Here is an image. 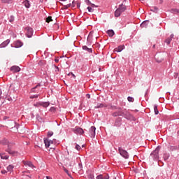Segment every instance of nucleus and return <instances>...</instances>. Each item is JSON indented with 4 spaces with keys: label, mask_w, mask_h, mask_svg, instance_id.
<instances>
[{
    "label": "nucleus",
    "mask_w": 179,
    "mask_h": 179,
    "mask_svg": "<svg viewBox=\"0 0 179 179\" xmlns=\"http://www.w3.org/2000/svg\"><path fill=\"white\" fill-rule=\"evenodd\" d=\"M160 151V147H157L155 151L151 154V156L154 159H159V152Z\"/></svg>",
    "instance_id": "5"
},
{
    "label": "nucleus",
    "mask_w": 179,
    "mask_h": 179,
    "mask_svg": "<svg viewBox=\"0 0 179 179\" xmlns=\"http://www.w3.org/2000/svg\"><path fill=\"white\" fill-rule=\"evenodd\" d=\"M11 72L16 73V72H20V67L17 66H13L10 68Z\"/></svg>",
    "instance_id": "10"
},
{
    "label": "nucleus",
    "mask_w": 179,
    "mask_h": 179,
    "mask_svg": "<svg viewBox=\"0 0 179 179\" xmlns=\"http://www.w3.org/2000/svg\"><path fill=\"white\" fill-rule=\"evenodd\" d=\"M85 3H87V5H91V6H92V8H94V4H92V3L90 2V1H89V0H85Z\"/></svg>",
    "instance_id": "28"
},
{
    "label": "nucleus",
    "mask_w": 179,
    "mask_h": 179,
    "mask_svg": "<svg viewBox=\"0 0 179 179\" xmlns=\"http://www.w3.org/2000/svg\"><path fill=\"white\" fill-rule=\"evenodd\" d=\"M2 3H12V0H1Z\"/></svg>",
    "instance_id": "26"
},
{
    "label": "nucleus",
    "mask_w": 179,
    "mask_h": 179,
    "mask_svg": "<svg viewBox=\"0 0 179 179\" xmlns=\"http://www.w3.org/2000/svg\"><path fill=\"white\" fill-rule=\"evenodd\" d=\"M163 157L164 160H167L169 159V154H164Z\"/></svg>",
    "instance_id": "34"
},
{
    "label": "nucleus",
    "mask_w": 179,
    "mask_h": 179,
    "mask_svg": "<svg viewBox=\"0 0 179 179\" xmlns=\"http://www.w3.org/2000/svg\"><path fill=\"white\" fill-rule=\"evenodd\" d=\"M50 22H52V17L49 16L46 18V23H50Z\"/></svg>",
    "instance_id": "27"
},
{
    "label": "nucleus",
    "mask_w": 179,
    "mask_h": 179,
    "mask_svg": "<svg viewBox=\"0 0 179 179\" xmlns=\"http://www.w3.org/2000/svg\"><path fill=\"white\" fill-rule=\"evenodd\" d=\"M55 62H57V63L59 62V59H55Z\"/></svg>",
    "instance_id": "45"
},
{
    "label": "nucleus",
    "mask_w": 179,
    "mask_h": 179,
    "mask_svg": "<svg viewBox=\"0 0 179 179\" xmlns=\"http://www.w3.org/2000/svg\"><path fill=\"white\" fill-rule=\"evenodd\" d=\"M73 76L75 78V75L73 74Z\"/></svg>",
    "instance_id": "60"
},
{
    "label": "nucleus",
    "mask_w": 179,
    "mask_h": 179,
    "mask_svg": "<svg viewBox=\"0 0 179 179\" xmlns=\"http://www.w3.org/2000/svg\"><path fill=\"white\" fill-rule=\"evenodd\" d=\"M38 64H39L40 66H43V65H44L45 64V62L43 60H41V61H39Z\"/></svg>",
    "instance_id": "31"
},
{
    "label": "nucleus",
    "mask_w": 179,
    "mask_h": 179,
    "mask_svg": "<svg viewBox=\"0 0 179 179\" xmlns=\"http://www.w3.org/2000/svg\"><path fill=\"white\" fill-rule=\"evenodd\" d=\"M82 148H85V145H82Z\"/></svg>",
    "instance_id": "57"
},
{
    "label": "nucleus",
    "mask_w": 179,
    "mask_h": 179,
    "mask_svg": "<svg viewBox=\"0 0 179 179\" xmlns=\"http://www.w3.org/2000/svg\"><path fill=\"white\" fill-rule=\"evenodd\" d=\"M9 43H10V41L7 40L4 41L3 43H1L0 45L1 48L6 47V45H8Z\"/></svg>",
    "instance_id": "20"
},
{
    "label": "nucleus",
    "mask_w": 179,
    "mask_h": 179,
    "mask_svg": "<svg viewBox=\"0 0 179 179\" xmlns=\"http://www.w3.org/2000/svg\"><path fill=\"white\" fill-rule=\"evenodd\" d=\"M38 86H40V85H36L34 88H33V89H32V92H33V90H34V89H37V87H38Z\"/></svg>",
    "instance_id": "44"
},
{
    "label": "nucleus",
    "mask_w": 179,
    "mask_h": 179,
    "mask_svg": "<svg viewBox=\"0 0 179 179\" xmlns=\"http://www.w3.org/2000/svg\"><path fill=\"white\" fill-rule=\"evenodd\" d=\"M173 38H174V34H171L169 38L166 39L165 43H166V44L168 45L170 44L171 43V40H173Z\"/></svg>",
    "instance_id": "13"
},
{
    "label": "nucleus",
    "mask_w": 179,
    "mask_h": 179,
    "mask_svg": "<svg viewBox=\"0 0 179 179\" xmlns=\"http://www.w3.org/2000/svg\"><path fill=\"white\" fill-rule=\"evenodd\" d=\"M43 1H44V0H40V2H43Z\"/></svg>",
    "instance_id": "58"
},
{
    "label": "nucleus",
    "mask_w": 179,
    "mask_h": 179,
    "mask_svg": "<svg viewBox=\"0 0 179 179\" xmlns=\"http://www.w3.org/2000/svg\"><path fill=\"white\" fill-rule=\"evenodd\" d=\"M8 173L6 170L1 171V174H6Z\"/></svg>",
    "instance_id": "40"
},
{
    "label": "nucleus",
    "mask_w": 179,
    "mask_h": 179,
    "mask_svg": "<svg viewBox=\"0 0 179 179\" xmlns=\"http://www.w3.org/2000/svg\"><path fill=\"white\" fill-rule=\"evenodd\" d=\"M107 34H108L109 37H113L115 33H114V31H113V29H110L107 31Z\"/></svg>",
    "instance_id": "21"
},
{
    "label": "nucleus",
    "mask_w": 179,
    "mask_h": 179,
    "mask_svg": "<svg viewBox=\"0 0 179 179\" xmlns=\"http://www.w3.org/2000/svg\"><path fill=\"white\" fill-rule=\"evenodd\" d=\"M104 107H107V105L103 103H98L97 106L94 107V108H103Z\"/></svg>",
    "instance_id": "17"
},
{
    "label": "nucleus",
    "mask_w": 179,
    "mask_h": 179,
    "mask_svg": "<svg viewBox=\"0 0 179 179\" xmlns=\"http://www.w3.org/2000/svg\"><path fill=\"white\" fill-rule=\"evenodd\" d=\"M55 110V108H53V107H52V108H50V110H51V111H52V110Z\"/></svg>",
    "instance_id": "49"
},
{
    "label": "nucleus",
    "mask_w": 179,
    "mask_h": 179,
    "mask_svg": "<svg viewBox=\"0 0 179 179\" xmlns=\"http://www.w3.org/2000/svg\"><path fill=\"white\" fill-rule=\"evenodd\" d=\"M118 151L120 155H122V157H124V159H129V154L128 153V152L124 149H122V148L120 147L118 148Z\"/></svg>",
    "instance_id": "3"
},
{
    "label": "nucleus",
    "mask_w": 179,
    "mask_h": 179,
    "mask_svg": "<svg viewBox=\"0 0 179 179\" xmlns=\"http://www.w3.org/2000/svg\"><path fill=\"white\" fill-rule=\"evenodd\" d=\"M40 106H42V107L47 108L48 106H50V102H43L40 104Z\"/></svg>",
    "instance_id": "23"
},
{
    "label": "nucleus",
    "mask_w": 179,
    "mask_h": 179,
    "mask_svg": "<svg viewBox=\"0 0 179 179\" xmlns=\"http://www.w3.org/2000/svg\"><path fill=\"white\" fill-rule=\"evenodd\" d=\"M76 149L77 150H80V149H81V148H80V145H76Z\"/></svg>",
    "instance_id": "37"
},
{
    "label": "nucleus",
    "mask_w": 179,
    "mask_h": 179,
    "mask_svg": "<svg viewBox=\"0 0 179 179\" xmlns=\"http://www.w3.org/2000/svg\"><path fill=\"white\" fill-rule=\"evenodd\" d=\"M83 50H85V51H87L88 52H93V50L92 48H87V46H86V45L83 46Z\"/></svg>",
    "instance_id": "19"
},
{
    "label": "nucleus",
    "mask_w": 179,
    "mask_h": 179,
    "mask_svg": "<svg viewBox=\"0 0 179 179\" xmlns=\"http://www.w3.org/2000/svg\"><path fill=\"white\" fill-rule=\"evenodd\" d=\"M64 171H65L66 173H68V170H66H66H64Z\"/></svg>",
    "instance_id": "55"
},
{
    "label": "nucleus",
    "mask_w": 179,
    "mask_h": 179,
    "mask_svg": "<svg viewBox=\"0 0 179 179\" xmlns=\"http://www.w3.org/2000/svg\"><path fill=\"white\" fill-rule=\"evenodd\" d=\"M88 11L89 12H93V8H92V7H87Z\"/></svg>",
    "instance_id": "38"
},
{
    "label": "nucleus",
    "mask_w": 179,
    "mask_h": 179,
    "mask_svg": "<svg viewBox=\"0 0 179 179\" xmlns=\"http://www.w3.org/2000/svg\"><path fill=\"white\" fill-rule=\"evenodd\" d=\"M122 2H125L127 0H120Z\"/></svg>",
    "instance_id": "52"
},
{
    "label": "nucleus",
    "mask_w": 179,
    "mask_h": 179,
    "mask_svg": "<svg viewBox=\"0 0 179 179\" xmlns=\"http://www.w3.org/2000/svg\"><path fill=\"white\" fill-rule=\"evenodd\" d=\"M141 26H145V22H143V24H141Z\"/></svg>",
    "instance_id": "53"
},
{
    "label": "nucleus",
    "mask_w": 179,
    "mask_h": 179,
    "mask_svg": "<svg viewBox=\"0 0 179 179\" xmlns=\"http://www.w3.org/2000/svg\"><path fill=\"white\" fill-rule=\"evenodd\" d=\"M163 59H164L163 57L162 56L157 55L155 57V60L157 61V62H159V63L163 62Z\"/></svg>",
    "instance_id": "14"
},
{
    "label": "nucleus",
    "mask_w": 179,
    "mask_h": 179,
    "mask_svg": "<svg viewBox=\"0 0 179 179\" xmlns=\"http://www.w3.org/2000/svg\"><path fill=\"white\" fill-rule=\"evenodd\" d=\"M50 145H52V143H54V141H53L50 140Z\"/></svg>",
    "instance_id": "47"
},
{
    "label": "nucleus",
    "mask_w": 179,
    "mask_h": 179,
    "mask_svg": "<svg viewBox=\"0 0 179 179\" xmlns=\"http://www.w3.org/2000/svg\"><path fill=\"white\" fill-rule=\"evenodd\" d=\"M124 48H125V45H121L118 46L117 48H115L114 52H121V51H122V50H124Z\"/></svg>",
    "instance_id": "9"
},
{
    "label": "nucleus",
    "mask_w": 179,
    "mask_h": 179,
    "mask_svg": "<svg viewBox=\"0 0 179 179\" xmlns=\"http://www.w3.org/2000/svg\"><path fill=\"white\" fill-rule=\"evenodd\" d=\"M127 100H128V101H129V102L134 103V98L131 97V96H128Z\"/></svg>",
    "instance_id": "30"
},
{
    "label": "nucleus",
    "mask_w": 179,
    "mask_h": 179,
    "mask_svg": "<svg viewBox=\"0 0 179 179\" xmlns=\"http://www.w3.org/2000/svg\"><path fill=\"white\" fill-rule=\"evenodd\" d=\"M38 97V94H35L30 96V99H37Z\"/></svg>",
    "instance_id": "35"
},
{
    "label": "nucleus",
    "mask_w": 179,
    "mask_h": 179,
    "mask_svg": "<svg viewBox=\"0 0 179 179\" xmlns=\"http://www.w3.org/2000/svg\"><path fill=\"white\" fill-rule=\"evenodd\" d=\"M22 163L24 164V166H26L28 167H31V169H33L34 167V165H33V163H31V162L29 161H22Z\"/></svg>",
    "instance_id": "8"
},
{
    "label": "nucleus",
    "mask_w": 179,
    "mask_h": 179,
    "mask_svg": "<svg viewBox=\"0 0 179 179\" xmlns=\"http://www.w3.org/2000/svg\"><path fill=\"white\" fill-rule=\"evenodd\" d=\"M89 136L90 138H95L96 136V127L92 126L89 130Z\"/></svg>",
    "instance_id": "4"
},
{
    "label": "nucleus",
    "mask_w": 179,
    "mask_h": 179,
    "mask_svg": "<svg viewBox=\"0 0 179 179\" xmlns=\"http://www.w3.org/2000/svg\"><path fill=\"white\" fill-rule=\"evenodd\" d=\"M121 11L120 10V9H117L115 11V17H119V16H121Z\"/></svg>",
    "instance_id": "18"
},
{
    "label": "nucleus",
    "mask_w": 179,
    "mask_h": 179,
    "mask_svg": "<svg viewBox=\"0 0 179 179\" xmlns=\"http://www.w3.org/2000/svg\"><path fill=\"white\" fill-rule=\"evenodd\" d=\"M77 8H80V3H77Z\"/></svg>",
    "instance_id": "43"
},
{
    "label": "nucleus",
    "mask_w": 179,
    "mask_h": 179,
    "mask_svg": "<svg viewBox=\"0 0 179 179\" xmlns=\"http://www.w3.org/2000/svg\"><path fill=\"white\" fill-rule=\"evenodd\" d=\"M36 107H38V106H40V103H38L34 105Z\"/></svg>",
    "instance_id": "46"
},
{
    "label": "nucleus",
    "mask_w": 179,
    "mask_h": 179,
    "mask_svg": "<svg viewBox=\"0 0 179 179\" xmlns=\"http://www.w3.org/2000/svg\"><path fill=\"white\" fill-rule=\"evenodd\" d=\"M0 169H1V166H0Z\"/></svg>",
    "instance_id": "61"
},
{
    "label": "nucleus",
    "mask_w": 179,
    "mask_h": 179,
    "mask_svg": "<svg viewBox=\"0 0 179 179\" xmlns=\"http://www.w3.org/2000/svg\"><path fill=\"white\" fill-rule=\"evenodd\" d=\"M117 9H120V13H123L127 10V7L123 3H121Z\"/></svg>",
    "instance_id": "12"
},
{
    "label": "nucleus",
    "mask_w": 179,
    "mask_h": 179,
    "mask_svg": "<svg viewBox=\"0 0 179 179\" xmlns=\"http://www.w3.org/2000/svg\"><path fill=\"white\" fill-rule=\"evenodd\" d=\"M23 46V42L20 41H17L14 43L15 48H20V47Z\"/></svg>",
    "instance_id": "7"
},
{
    "label": "nucleus",
    "mask_w": 179,
    "mask_h": 179,
    "mask_svg": "<svg viewBox=\"0 0 179 179\" xmlns=\"http://www.w3.org/2000/svg\"><path fill=\"white\" fill-rule=\"evenodd\" d=\"M25 31H26V36L29 38L33 36V29L31 27H27L25 28Z\"/></svg>",
    "instance_id": "6"
},
{
    "label": "nucleus",
    "mask_w": 179,
    "mask_h": 179,
    "mask_svg": "<svg viewBox=\"0 0 179 179\" xmlns=\"http://www.w3.org/2000/svg\"><path fill=\"white\" fill-rule=\"evenodd\" d=\"M74 132L78 135H82L84 134L85 131H83V129L78 127L74 130Z\"/></svg>",
    "instance_id": "11"
},
{
    "label": "nucleus",
    "mask_w": 179,
    "mask_h": 179,
    "mask_svg": "<svg viewBox=\"0 0 179 179\" xmlns=\"http://www.w3.org/2000/svg\"><path fill=\"white\" fill-rule=\"evenodd\" d=\"M24 5L25 8H30V3L28 0H25L24 1Z\"/></svg>",
    "instance_id": "22"
},
{
    "label": "nucleus",
    "mask_w": 179,
    "mask_h": 179,
    "mask_svg": "<svg viewBox=\"0 0 179 179\" xmlns=\"http://www.w3.org/2000/svg\"><path fill=\"white\" fill-rule=\"evenodd\" d=\"M1 159H3L4 160H8L9 159V156H7L5 152L0 154Z\"/></svg>",
    "instance_id": "15"
},
{
    "label": "nucleus",
    "mask_w": 179,
    "mask_h": 179,
    "mask_svg": "<svg viewBox=\"0 0 179 179\" xmlns=\"http://www.w3.org/2000/svg\"><path fill=\"white\" fill-rule=\"evenodd\" d=\"M154 111H155V114L156 115H157V114H159V110L157 109V105L154 106Z\"/></svg>",
    "instance_id": "25"
},
{
    "label": "nucleus",
    "mask_w": 179,
    "mask_h": 179,
    "mask_svg": "<svg viewBox=\"0 0 179 179\" xmlns=\"http://www.w3.org/2000/svg\"><path fill=\"white\" fill-rule=\"evenodd\" d=\"M44 143L45 145V148H50V146H51V144L50 143V140L49 139H44Z\"/></svg>",
    "instance_id": "16"
},
{
    "label": "nucleus",
    "mask_w": 179,
    "mask_h": 179,
    "mask_svg": "<svg viewBox=\"0 0 179 179\" xmlns=\"http://www.w3.org/2000/svg\"><path fill=\"white\" fill-rule=\"evenodd\" d=\"M96 179H104V177H103V175H99L96 176Z\"/></svg>",
    "instance_id": "36"
},
{
    "label": "nucleus",
    "mask_w": 179,
    "mask_h": 179,
    "mask_svg": "<svg viewBox=\"0 0 179 179\" xmlns=\"http://www.w3.org/2000/svg\"><path fill=\"white\" fill-rule=\"evenodd\" d=\"M103 179H108V177H105V178H103Z\"/></svg>",
    "instance_id": "54"
},
{
    "label": "nucleus",
    "mask_w": 179,
    "mask_h": 179,
    "mask_svg": "<svg viewBox=\"0 0 179 179\" xmlns=\"http://www.w3.org/2000/svg\"><path fill=\"white\" fill-rule=\"evenodd\" d=\"M71 5H72L71 3L67 4V5L66 6V8H71Z\"/></svg>",
    "instance_id": "41"
},
{
    "label": "nucleus",
    "mask_w": 179,
    "mask_h": 179,
    "mask_svg": "<svg viewBox=\"0 0 179 179\" xmlns=\"http://www.w3.org/2000/svg\"><path fill=\"white\" fill-rule=\"evenodd\" d=\"M178 10H179V9H177V8H174V9H172L171 10V12H172V13H178Z\"/></svg>",
    "instance_id": "33"
},
{
    "label": "nucleus",
    "mask_w": 179,
    "mask_h": 179,
    "mask_svg": "<svg viewBox=\"0 0 179 179\" xmlns=\"http://www.w3.org/2000/svg\"><path fill=\"white\" fill-rule=\"evenodd\" d=\"M159 3H163V0H159Z\"/></svg>",
    "instance_id": "50"
},
{
    "label": "nucleus",
    "mask_w": 179,
    "mask_h": 179,
    "mask_svg": "<svg viewBox=\"0 0 179 179\" xmlns=\"http://www.w3.org/2000/svg\"><path fill=\"white\" fill-rule=\"evenodd\" d=\"M2 94V91L0 90V96ZM1 99V96H0Z\"/></svg>",
    "instance_id": "51"
},
{
    "label": "nucleus",
    "mask_w": 179,
    "mask_h": 179,
    "mask_svg": "<svg viewBox=\"0 0 179 179\" xmlns=\"http://www.w3.org/2000/svg\"><path fill=\"white\" fill-rule=\"evenodd\" d=\"M60 1H66V0H60Z\"/></svg>",
    "instance_id": "59"
},
{
    "label": "nucleus",
    "mask_w": 179,
    "mask_h": 179,
    "mask_svg": "<svg viewBox=\"0 0 179 179\" xmlns=\"http://www.w3.org/2000/svg\"><path fill=\"white\" fill-rule=\"evenodd\" d=\"M76 3V2H75V1H73L72 2V8H75V4Z\"/></svg>",
    "instance_id": "39"
},
{
    "label": "nucleus",
    "mask_w": 179,
    "mask_h": 179,
    "mask_svg": "<svg viewBox=\"0 0 179 179\" xmlns=\"http://www.w3.org/2000/svg\"><path fill=\"white\" fill-rule=\"evenodd\" d=\"M8 20H9V22H10V23H12V22H13L14 20H15V17H13V16H10V17L8 18Z\"/></svg>",
    "instance_id": "29"
},
{
    "label": "nucleus",
    "mask_w": 179,
    "mask_h": 179,
    "mask_svg": "<svg viewBox=\"0 0 179 179\" xmlns=\"http://www.w3.org/2000/svg\"><path fill=\"white\" fill-rule=\"evenodd\" d=\"M155 10H157V8L155 7Z\"/></svg>",
    "instance_id": "56"
},
{
    "label": "nucleus",
    "mask_w": 179,
    "mask_h": 179,
    "mask_svg": "<svg viewBox=\"0 0 179 179\" xmlns=\"http://www.w3.org/2000/svg\"><path fill=\"white\" fill-rule=\"evenodd\" d=\"M47 179H52V178L50 177V176H46Z\"/></svg>",
    "instance_id": "48"
},
{
    "label": "nucleus",
    "mask_w": 179,
    "mask_h": 179,
    "mask_svg": "<svg viewBox=\"0 0 179 179\" xmlns=\"http://www.w3.org/2000/svg\"><path fill=\"white\" fill-rule=\"evenodd\" d=\"M14 167L15 166L13 165H9L8 166H7L8 171H10V173H11V171H13Z\"/></svg>",
    "instance_id": "24"
},
{
    "label": "nucleus",
    "mask_w": 179,
    "mask_h": 179,
    "mask_svg": "<svg viewBox=\"0 0 179 179\" xmlns=\"http://www.w3.org/2000/svg\"><path fill=\"white\" fill-rule=\"evenodd\" d=\"M52 135H54V132H52V131H49L48 133V138H51V136H52Z\"/></svg>",
    "instance_id": "32"
},
{
    "label": "nucleus",
    "mask_w": 179,
    "mask_h": 179,
    "mask_svg": "<svg viewBox=\"0 0 179 179\" xmlns=\"http://www.w3.org/2000/svg\"><path fill=\"white\" fill-rule=\"evenodd\" d=\"M113 117H124L126 120H133L134 117L131 116V113H129L127 110L119 109L117 111L113 113Z\"/></svg>",
    "instance_id": "1"
},
{
    "label": "nucleus",
    "mask_w": 179,
    "mask_h": 179,
    "mask_svg": "<svg viewBox=\"0 0 179 179\" xmlns=\"http://www.w3.org/2000/svg\"><path fill=\"white\" fill-rule=\"evenodd\" d=\"M86 98H87V99H90V94H86Z\"/></svg>",
    "instance_id": "42"
},
{
    "label": "nucleus",
    "mask_w": 179,
    "mask_h": 179,
    "mask_svg": "<svg viewBox=\"0 0 179 179\" xmlns=\"http://www.w3.org/2000/svg\"><path fill=\"white\" fill-rule=\"evenodd\" d=\"M0 145H7L8 148L6 150V152H8L9 155H12L13 156H17L19 155V152L17 151H14L12 150V144L9 143L6 138L0 141Z\"/></svg>",
    "instance_id": "2"
}]
</instances>
